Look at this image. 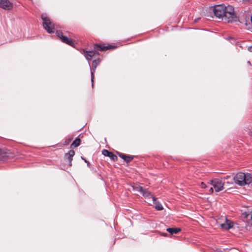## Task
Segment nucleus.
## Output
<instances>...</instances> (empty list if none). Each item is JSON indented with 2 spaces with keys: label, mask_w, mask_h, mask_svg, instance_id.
<instances>
[{
  "label": "nucleus",
  "mask_w": 252,
  "mask_h": 252,
  "mask_svg": "<svg viewBox=\"0 0 252 252\" xmlns=\"http://www.w3.org/2000/svg\"><path fill=\"white\" fill-rule=\"evenodd\" d=\"M213 11L217 18L221 19L228 23L237 20L234 7L231 5H226L225 4L216 5L213 7Z\"/></svg>",
  "instance_id": "f257e3e1"
},
{
  "label": "nucleus",
  "mask_w": 252,
  "mask_h": 252,
  "mask_svg": "<svg viewBox=\"0 0 252 252\" xmlns=\"http://www.w3.org/2000/svg\"><path fill=\"white\" fill-rule=\"evenodd\" d=\"M116 48L117 46L115 45H108L105 46L104 44H95L93 50L88 51L85 49H83V53L86 59L88 61H90L93 57L99 55L98 51H105L107 50H113Z\"/></svg>",
  "instance_id": "f03ea898"
},
{
  "label": "nucleus",
  "mask_w": 252,
  "mask_h": 252,
  "mask_svg": "<svg viewBox=\"0 0 252 252\" xmlns=\"http://www.w3.org/2000/svg\"><path fill=\"white\" fill-rule=\"evenodd\" d=\"M233 180L236 184L240 186H244L249 184L252 182V176L251 174L240 172L233 178Z\"/></svg>",
  "instance_id": "7ed1b4c3"
},
{
  "label": "nucleus",
  "mask_w": 252,
  "mask_h": 252,
  "mask_svg": "<svg viewBox=\"0 0 252 252\" xmlns=\"http://www.w3.org/2000/svg\"><path fill=\"white\" fill-rule=\"evenodd\" d=\"M41 17L43 21V26L44 29L49 33H54L55 30L54 23L46 13H43Z\"/></svg>",
  "instance_id": "20e7f679"
},
{
  "label": "nucleus",
  "mask_w": 252,
  "mask_h": 252,
  "mask_svg": "<svg viewBox=\"0 0 252 252\" xmlns=\"http://www.w3.org/2000/svg\"><path fill=\"white\" fill-rule=\"evenodd\" d=\"M242 217L246 222L245 227L247 230L252 231V212H245L242 214Z\"/></svg>",
  "instance_id": "39448f33"
},
{
  "label": "nucleus",
  "mask_w": 252,
  "mask_h": 252,
  "mask_svg": "<svg viewBox=\"0 0 252 252\" xmlns=\"http://www.w3.org/2000/svg\"><path fill=\"white\" fill-rule=\"evenodd\" d=\"M209 183L213 186L216 192H219L224 189V183L220 179H213L210 181Z\"/></svg>",
  "instance_id": "423d86ee"
},
{
  "label": "nucleus",
  "mask_w": 252,
  "mask_h": 252,
  "mask_svg": "<svg viewBox=\"0 0 252 252\" xmlns=\"http://www.w3.org/2000/svg\"><path fill=\"white\" fill-rule=\"evenodd\" d=\"M12 7L13 4L9 0H0V7L6 10H9Z\"/></svg>",
  "instance_id": "0eeeda50"
},
{
  "label": "nucleus",
  "mask_w": 252,
  "mask_h": 252,
  "mask_svg": "<svg viewBox=\"0 0 252 252\" xmlns=\"http://www.w3.org/2000/svg\"><path fill=\"white\" fill-rule=\"evenodd\" d=\"M102 154L104 156L106 157H108L110 158L111 160H112L114 161H116L118 160V157L116 155H115L114 154H113L112 152L109 151L108 150L106 149H103L102 151Z\"/></svg>",
  "instance_id": "6e6552de"
},
{
  "label": "nucleus",
  "mask_w": 252,
  "mask_h": 252,
  "mask_svg": "<svg viewBox=\"0 0 252 252\" xmlns=\"http://www.w3.org/2000/svg\"><path fill=\"white\" fill-rule=\"evenodd\" d=\"M117 155L124 160L126 163H129L133 159L134 156L130 155H126L123 153L117 152Z\"/></svg>",
  "instance_id": "1a4fd4ad"
},
{
  "label": "nucleus",
  "mask_w": 252,
  "mask_h": 252,
  "mask_svg": "<svg viewBox=\"0 0 252 252\" xmlns=\"http://www.w3.org/2000/svg\"><path fill=\"white\" fill-rule=\"evenodd\" d=\"M75 155V152L73 150H70L65 155V158L67 159L69 162V165H72V161L73 160V157Z\"/></svg>",
  "instance_id": "9d476101"
},
{
  "label": "nucleus",
  "mask_w": 252,
  "mask_h": 252,
  "mask_svg": "<svg viewBox=\"0 0 252 252\" xmlns=\"http://www.w3.org/2000/svg\"><path fill=\"white\" fill-rule=\"evenodd\" d=\"M225 222L220 224V227L224 229L228 230L233 227V222L228 220L226 218L225 219Z\"/></svg>",
  "instance_id": "9b49d317"
},
{
  "label": "nucleus",
  "mask_w": 252,
  "mask_h": 252,
  "mask_svg": "<svg viewBox=\"0 0 252 252\" xmlns=\"http://www.w3.org/2000/svg\"><path fill=\"white\" fill-rule=\"evenodd\" d=\"M63 39L61 40L62 41L69 46L74 47L76 43L75 41L73 40L71 38H68L66 36L62 37Z\"/></svg>",
  "instance_id": "f8f14e48"
},
{
  "label": "nucleus",
  "mask_w": 252,
  "mask_h": 252,
  "mask_svg": "<svg viewBox=\"0 0 252 252\" xmlns=\"http://www.w3.org/2000/svg\"><path fill=\"white\" fill-rule=\"evenodd\" d=\"M153 202L155 204L156 210L160 211L163 209L162 205L158 201L157 198L155 196L153 197Z\"/></svg>",
  "instance_id": "ddd939ff"
},
{
  "label": "nucleus",
  "mask_w": 252,
  "mask_h": 252,
  "mask_svg": "<svg viewBox=\"0 0 252 252\" xmlns=\"http://www.w3.org/2000/svg\"><path fill=\"white\" fill-rule=\"evenodd\" d=\"M141 194L145 198H152L153 199V197L155 196L148 191L147 189H144Z\"/></svg>",
  "instance_id": "4468645a"
},
{
  "label": "nucleus",
  "mask_w": 252,
  "mask_h": 252,
  "mask_svg": "<svg viewBox=\"0 0 252 252\" xmlns=\"http://www.w3.org/2000/svg\"><path fill=\"white\" fill-rule=\"evenodd\" d=\"M166 231L170 234L173 235L174 234H177L180 232L181 231V229L180 228H168L166 229Z\"/></svg>",
  "instance_id": "2eb2a0df"
},
{
  "label": "nucleus",
  "mask_w": 252,
  "mask_h": 252,
  "mask_svg": "<svg viewBox=\"0 0 252 252\" xmlns=\"http://www.w3.org/2000/svg\"><path fill=\"white\" fill-rule=\"evenodd\" d=\"M81 140L79 138V137L76 138V139L73 141V142L70 145L71 148H74L80 145Z\"/></svg>",
  "instance_id": "dca6fc26"
},
{
  "label": "nucleus",
  "mask_w": 252,
  "mask_h": 252,
  "mask_svg": "<svg viewBox=\"0 0 252 252\" xmlns=\"http://www.w3.org/2000/svg\"><path fill=\"white\" fill-rule=\"evenodd\" d=\"M96 68V66L92 64V66L91 67V81L92 82V86H94V73L95 71V69Z\"/></svg>",
  "instance_id": "f3484780"
},
{
  "label": "nucleus",
  "mask_w": 252,
  "mask_h": 252,
  "mask_svg": "<svg viewBox=\"0 0 252 252\" xmlns=\"http://www.w3.org/2000/svg\"><path fill=\"white\" fill-rule=\"evenodd\" d=\"M132 188H133V190H134L135 191L139 192L141 193L144 189V188H143L142 187H141L140 186H139L138 185H135L132 186Z\"/></svg>",
  "instance_id": "a211bd4d"
},
{
  "label": "nucleus",
  "mask_w": 252,
  "mask_h": 252,
  "mask_svg": "<svg viewBox=\"0 0 252 252\" xmlns=\"http://www.w3.org/2000/svg\"><path fill=\"white\" fill-rule=\"evenodd\" d=\"M7 155L6 153H3L0 150V159L1 160H5L7 158Z\"/></svg>",
  "instance_id": "6ab92c4d"
},
{
  "label": "nucleus",
  "mask_w": 252,
  "mask_h": 252,
  "mask_svg": "<svg viewBox=\"0 0 252 252\" xmlns=\"http://www.w3.org/2000/svg\"><path fill=\"white\" fill-rule=\"evenodd\" d=\"M56 34L58 37H59L61 40L63 39L62 37H64L63 35V32L62 31L60 30H58L56 32Z\"/></svg>",
  "instance_id": "aec40b11"
},
{
  "label": "nucleus",
  "mask_w": 252,
  "mask_h": 252,
  "mask_svg": "<svg viewBox=\"0 0 252 252\" xmlns=\"http://www.w3.org/2000/svg\"><path fill=\"white\" fill-rule=\"evenodd\" d=\"M100 63V60L99 58H98L96 60H94L93 61L92 64L97 67V66Z\"/></svg>",
  "instance_id": "412c9836"
},
{
  "label": "nucleus",
  "mask_w": 252,
  "mask_h": 252,
  "mask_svg": "<svg viewBox=\"0 0 252 252\" xmlns=\"http://www.w3.org/2000/svg\"><path fill=\"white\" fill-rule=\"evenodd\" d=\"M72 140V138H69L68 139H66L65 140V141L64 142L63 145H68L69 142Z\"/></svg>",
  "instance_id": "4be33fe9"
},
{
  "label": "nucleus",
  "mask_w": 252,
  "mask_h": 252,
  "mask_svg": "<svg viewBox=\"0 0 252 252\" xmlns=\"http://www.w3.org/2000/svg\"><path fill=\"white\" fill-rule=\"evenodd\" d=\"M81 158H82L83 160H84V161H85L86 163H87V166H88V167H90V166H91V164H90V163L88 160H86V159H85V158H84V157H81Z\"/></svg>",
  "instance_id": "5701e85b"
},
{
  "label": "nucleus",
  "mask_w": 252,
  "mask_h": 252,
  "mask_svg": "<svg viewBox=\"0 0 252 252\" xmlns=\"http://www.w3.org/2000/svg\"><path fill=\"white\" fill-rule=\"evenodd\" d=\"M200 187H201V188H203V189H205V188H207V186L203 182H201V185H200Z\"/></svg>",
  "instance_id": "b1692460"
},
{
  "label": "nucleus",
  "mask_w": 252,
  "mask_h": 252,
  "mask_svg": "<svg viewBox=\"0 0 252 252\" xmlns=\"http://www.w3.org/2000/svg\"><path fill=\"white\" fill-rule=\"evenodd\" d=\"M252 0H242L243 3H246L250 2Z\"/></svg>",
  "instance_id": "393cba45"
},
{
  "label": "nucleus",
  "mask_w": 252,
  "mask_h": 252,
  "mask_svg": "<svg viewBox=\"0 0 252 252\" xmlns=\"http://www.w3.org/2000/svg\"><path fill=\"white\" fill-rule=\"evenodd\" d=\"M209 191L210 193H212L214 192V189L213 188H211L209 190Z\"/></svg>",
  "instance_id": "a878e982"
},
{
  "label": "nucleus",
  "mask_w": 252,
  "mask_h": 252,
  "mask_svg": "<svg viewBox=\"0 0 252 252\" xmlns=\"http://www.w3.org/2000/svg\"><path fill=\"white\" fill-rule=\"evenodd\" d=\"M249 133H250V135L251 136H252V128H251L250 129Z\"/></svg>",
  "instance_id": "bb28decb"
},
{
  "label": "nucleus",
  "mask_w": 252,
  "mask_h": 252,
  "mask_svg": "<svg viewBox=\"0 0 252 252\" xmlns=\"http://www.w3.org/2000/svg\"><path fill=\"white\" fill-rule=\"evenodd\" d=\"M248 50L249 51H250V52H252V47H249V48H248Z\"/></svg>",
  "instance_id": "cd10ccee"
},
{
  "label": "nucleus",
  "mask_w": 252,
  "mask_h": 252,
  "mask_svg": "<svg viewBox=\"0 0 252 252\" xmlns=\"http://www.w3.org/2000/svg\"><path fill=\"white\" fill-rule=\"evenodd\" d=\"M163 236H167V234L166 233H163Z\"/></svg>",
  "instance_id": "c85d7f7f"
},
{
  "label": "nucleus",
  "mask_w": 252,
  "mask_h": 252,
  "mask_svg": "<svg viewBox=\"0 0 252 252\" xmlns=\"http://www.w3.org/2000/svg\"><path fill=\"white\" fill-rule=\"evenodd\" d=\"M229 177H230L229 176H227L224 179H228Z\"/></svg>",
  "instance_id": "c756f323"
},
{
  "label": "nucleus",
  "mask_w": 252,
  "mask_h": 252,
  "mask_svg": "<svg viewBox=\"0 0 252 252\" xmlns=\"http://www.w3.org/2000/svg\"><path fill=\"white\" fill-rule=\"evenodd\" d=\"M247 63H248V64H249L250 65H251V62L250 61H248Z\"/></svg>",
  "instance_id": "7c9ffc66"
},
{
  "label": "nucleus",
  "mask_w": 252,
  "mask_h": 252,
  "mask_svg": "<svg viewBox=\"0 0 252 252\" xmlns=\"http://www.w3.org/2000/svg\"><path fill=\"white\" fill-rule=\"evenodd\" d=\"M222 252V251H215V252Z\"/></svg>",
  "instance_id": "2f4dec72"
}]
</instances>
